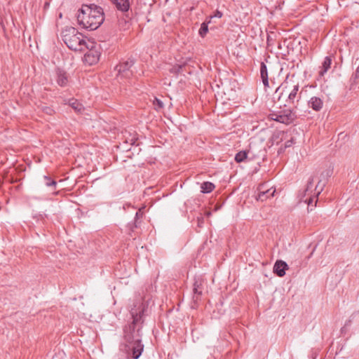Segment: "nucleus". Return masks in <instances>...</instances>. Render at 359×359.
Here are the masks:
<instances>
[{
	"mask_svg": "<svg viewBox=\"0 0 359 359\" xmlns=\"http://www.w3.org/2000/svg\"><path fill=\"white\" fill-rule=\"evenodd\" d=\"M104 15L102 7L94 4H83L78 11L77 21L83 28L93 31L97 29L103 23Z\"/></svg>",
	"mask_w": 359,
	"mask_h": 359,
	"instance_id": "1",
	"label": "nucleus"
},
{
	"mask_svg": "<svg viewBox=\"0 0 359 359\" xmlns=\"http://www.w3.org/2000/svg\"><path fill=\"white\" fill-rule=\"evenodd\" d=\"M144 312V306L142 304H140L137 309H131L130 314L133 320L123 328V337L126 341H133L135 339L142 337Z\"/></svg>",
	"mask_w": 359,
	"mask_h": 359,
	"instance_id": "2",
	"label": "nucleus"
},
{
	"mask_svg": "<svg viewBox=\"0 0 359 359\" xmlns=\"http://www.w3.org/2000/svg\"><path fill=\"white\" fill-rule=\"evenodd\" d=\"M62 37L67 46L74 51H83L86 45L82 34L73 27H66L62 32Z\"/></svg>",
	"mask_w": 359,
	"mask_h": 359,
	"instance_id": "3",
	"label": "nucleus"
},
{
	"mask_svg": "<svg viewBox=\"0 0 359 359\" xmlns=\"http://www.w3.org/2000/svg\"><path fill=\"white\" fill-rule=\"evenodd\" d=\"M307 86H305L301 92L298 94L299 91V84L293 85L292 86H289V83L285 81L280 86H279L276 92L282 89V92L280 94L278 100H280V97L283 95L284 93L287 96V102L290 104H294L295 99L297 98V102L299 101L302 97V93L304 91L305 88Z\"/></svg>",
	"mask_w": 359,
	"mask_h": 359,
	"instance_id": "4",
	"label": "nucleus"
},
{
	"mask_svg": "<svg viewBox=\"0 0 359 359\" xmlns=\"http://www.w3.org/2000/svg\"><path fill=\"white\" fill-rule=\"evenodd\" d=\"M126 351L128 357L133 359H138L144 350V345L142 343L141 338L135 339L133 341H126Z\"/></svg>",
	"mask_w": 359,
	"mask_h": 359,
	"instance_id": "5",
	"label": "nucleus"
},
{
	"mask_svg": "<svg viewBox=\"0 0 359 359\" xmlns=\"http://www.w3.org/2000/svg\"><path fill=\"white\" fill-rule=\"evenodd\" d=\"M134 64L135 60L133 59H128L127 61L120 62L114 68L115 71L117 72V76L122 78H130L133 75L130 68Z\"/></svg>",
	"mask_w": 359,
	"mask_h": 359,
	"instance_id": "6",
	"label": "nucleus"
},
{
	"mask_svg": "<svg viewBox=\"0 0 359 359\" xmlns=\"http://www.w3.org/2000/svg\"><path fill=\"white\" fill-rule=\"evenodd\" d=\"M278 116L275 118V121L290 125L297 118V115L292 109H285L278 112Z\"/></svg>",
	"mask_w": 359,
	"mask_h": 359,
	"instance_id": "7",
	"label": "nucleus"
},
{
	"mask_svg": "<svg viewBox=\"0 0 359 359\" xmlns=\"http://www.w3.org/2000/svg\"><path fill=\"white\" fill-rule=\"evenodd\" d=\"M332 174V170L330 169H327L321 172L318 184L315 186V194L319 195L321 193Z\"/></svg>",
	"mask_w": 359,
	"mask_h": 359,
	"instance_id": "8",
	"label": "nucleus"
},
{
	"mask_svg": "<svg viewBox=\"0 0 359 359\" xmlns=\"http://www.w3.org/2000/svg\"><path fill=\"white\" fill-rule=\"evenodd\" d=\"M85 47L88 49V52L84 54V60L90 65H93L97 63L100 59V53L93 49V46L90 48L88 45H86Z\"/></svg>",
	"mask_w": 359,
	"mask_h": 359,
	"instance_id": "9",
	"label": "nucleus"
},
{
	"mask_svg": "<svg viewBox=\"0 0 359 359\" xmlns=\"http://www.w3.org/2000/svg\"><path fill=\"white\" fill-rule=\"evenodd\" d=\"M203 280L200 278H195L193 284V302L196 304L201 300V297L203 293Z\"/></svg>",
	"mask_w": 359,
	"mask_h": 359,
	"instance_id": "10",
	"label": "nucleus"
},
{
	"mask_svg": "<svg viewBox=\"0 0 359 359\" xmlns=\"http://www.w3.org/2000/svg\"><path fill=\"white\" fill-rule=\"evenodd\" d=\"M324 105L323 97L313 96L307 102L309 108L312 109L313 111H320Z\"/></svg>",
	"mask_w": 359,
	"mask_h": 359,
	"instance_id": "11",
	"label": "nucleus"
},
{
	"mask_svg": "<svg viewBox=\"0 0 359 359\" xmlns=\"http://www.w3.org/2000/svg\"><path fill=\"white\" fill-rule=\"evenodd\" d=\"M258 191L259 193L257 196V200L264 201H266L267 198L273 197L276 192V189L273 188L265 189L264 185L262 184L259 186Z\"/></svg>",
	"mask_w": 359,
	"mask_h": 359,
	"instance_id": "12",
	"label": "nucleus"
},
{
	"mask_svg": "<svg viewBox=\"0 0 359 359\" xmlns=\"http://www.w3.org/2000/svg\"><path fill=\"white\" fill-rule=\"evenodd\" d=\"M56 72V82L60 87H66L69 83L68 74L62 69L57 67Z\"/></svg>",
	"mask_w": 359,
	"mask_h": 359,
	"instance_id": "13",
	"label": "nucleus"
},
{
	"mask_svg": "<svg viewBox=\"0 0 359 359\" xmlns=\"http://www.w3.org/2000/svg\"><path fill=\"white\" fill-rule=\"evenodd\" d=\"M289 269L287 264L281 259L277 260L273 265V273L278 277H283L285 271Z\"/></svg>",
	"mask_w": 359,
	"mask_h": 359,
	"instance_id": "14",
	"label": "nucleus"
},
{
	"mask_svg": "<svg viewBox=\"0 0 359 359\" xmlns=\"http://www.w3.org/2000/svg\"><path fill=\"white\" fill-rule=\"evenodd\" d=\"M260 76L264 87H269L268 69L264 62L260 64Z\"/></svg>",
	"mask_w": 359,
	"mask_h": 359,
	"instance_id": "15",
	"label": "nucleus"
},
{
	"mask_svg": "<svg viewBox=\"0 0 359 359\" xmlns=\"http://www.w3.org/2000/svg\"><path fill=\"white\" fill-rule=\"evenodd\" d=\"M121 11H128L130 8L129 0H110Z\"/></svg>",
	"mask_w": 359,
	"mask_h": 359,
	"instance_id": "16",
	"label": "nucleus"
},
{
	"mask_svg": "<svg viewBox=\"0 0 359 359\" xmlns=\"http://www.w3.org/2000/svg\"><path fill=\"white\" fill-rule=\"evenodd\" d=\"M313 177H311L308 180L306 188L304 190V196H305L306 195H309V196H311L313 198L318 197V195L315 194V188L313 189Z\"/></svg>",
	"mask_w": 359,
	"mask_h": 359,
	"instance_id": "17",
	"label": "nucleus"
},
{
	"mask_svg": "<svg viewBox=\"0 0 359 359\" xmlns=\"http://www.w3.org/2000/svg\"><path fill=\"white\" fill-rule=\"evenodd\" d=\"M332 65V59L330 56H327L325 57L324 61L321 66V69L319 72V74L320 76H323L325 73H326L328 69L330 68Z\"/></svg>",
	"mask_w": 359,
	"mask_h": 359,
	"instance_id": "18",
	"label": "nucleus"
},
{
	"mask_svg": "<svg viewBox=\"0 0 359 359\" xmlns=\"http://www.w3.org/2000/svg\"><path fill=\"white\" fill-rule=\"evenodd\" d=\"M215 188V185L210 182H204L201 184V189L203 194H209Z\"/></svg>",
	"mask_w": 359,
	"mask_h": 359,
	"instance_id": "19",
	"label": "nucleus"
},
{
	"mask_svg": "<svg viewBox=\"0 0 359 359\" xmlns=\"http://www.w3.org/2000/svg\"><path fill=\"white\" fill-rule=\"evenodd\" d=\"M210 23V19H206L201 25L198 30V34L204 38L208 32V25Z\"/></svg>",
	"mask_w": 359,
	"mask_h": 359,
	"instance_id": "20",
	"label": "nucleus"
},
{
	"mask_svg": "<svg viewBox=\"0 0 359 359\" xmlns=\"http://www.w3.org/2000/svg\"><path fill=\"white\" fill-rule=\"evenodd\" d=\"M143 216V212L141 210H138L135 214V217L133 224H129L130 229L131 231H133L135 228H137L141 222L139 221L140 218Z\"/></svg>",
	"mask_w": 359,
	"mask_h": 359,
	"instance_id": "21",
	"label": "nucleus"
},
{
	"mask_svg": "<svg viewBox=\"0 0 359 359\" xmlns=\"http://www.w3.org/2000/svg\"><path fill=\"white\" fill-rule=\"evenodd\" d=\"M248 158V151L243 150L238 152L235 156V161L236 163H242Z\"/></svg>",
	"mask_w": 359,
	"mask_h": 359,
	"instance_id": "22",
	"label": "nucleus"
},
{
	"mask_svg": "<svg viewBox=\"0 0 359 359\" xmlns=\"http://www.w3.org/2000/svg\"><path fill=\"white\" fill-rule=\"evenodd\" d=\"M44 183L48 187H52L53 189H56L57 182L52 179L50 176H43Z\"/></svg>",
	"mask_w": 359,
	"mask_h": 359,
	"instance_id": "23",
	"label": "nucleus"
},
{
	"mask_svg": "<svg viewBox=\"0 0 359 359\" xmlns=\"http://www.w3.org/2000/svg\"><path fill=\"white\" fill-rule=\"evenodd\" d=\"M183 67L184 66L181 65H175L170 69V72L177 76L182 72Z\"/></svg>",
	"mask_w": 359,
	"mask_h": 359,
	"instance_id": "24",
	"label": "nucleus"
},
{
	"mask_svg": "<svg viewBox=\"0 0 359 359\" xmlns=\"http://www.w3.org/2000/svg\"><path fill=\"white\" fill-rule=\"evenodd\" d=\"M41 111L47 115H53L55 113L54 109L51 107L42 106Z\"/></svg>",
	"mask_w": 359,
	"mask_h": 359,
	"instance_id": "25",
	"label": "nucleus"
},
{
	"mask_svg": "<svg viewBox=\"0 0 359 359\" xmlns=\"http://www.w3.org/2000/svg\"><path fill=\"white\" fill-rule=\"evenodd\" d=\"M295 143V139L292 137L290 140H287L285 142V148H289L291 147Z\"/></svg>",
	"mask_w": 359,
	"mask_h": 359,
	"instance_id": "26",
	"label": "nucleus"
},
{
	"mask_svg": "<svg viewBox=\"0 0 359 359\" xmlns=\"http://www.w3.org/2000/svg\"><path fill=\"white\" fill-rule=\"evenodd\" d=\"M154 104L155 105V107H158V109H162L163 107V102L161 100H159L156 97H155V100L154 101Z\"/></svg>",
	"mask_w": 359,
	"mask_h": 359,
	"instance_id": "27",
	"label": "nucleus"
},
{
	"mask_svg": "<svg viewBox=\"0 0 359 359\" xmlns=\"http://www.w3.org/2000/svg\"><path fill=\"white\" fill-rule=\"evenodd\" d=\"M223 16V13L219 10H216L213 15H211L208 19H212L213 18H221Z\"/></svg>",
	"mask_w": 359,
	"mask_h": 359,
	"instance_id": "28",
	"label": "nucleus"
},
{
	"mask_svg": "<svg viewBox=\"0 0 359 359\" xmlns=\"http://www.w3.org/2000/svg\"><path fill=\"white\" fill-rule=\"evenodd\" d=\"M271 34H273V33L272 32L271 34L267 35L266 42L268 46H273V39H272Z\"/></svg>",
	"mask_w": 359,
	"mask_h": 359,
	"instance_id": "29",
	"label": "nucleus"
},
{
	"mask_svg": "<svg viewBox=\"0 0 359 359\" xmlns=\"http://www.w3.org/2000/svg\"><path fill=\"white\" fill-rule=\"evenodd\" d=\"M313 200L314 198L312 197L311 196L305 199L304 202L308 204L307 208H309V206L311 205V203H313Z\"/></svg>",
	"mask_w": 359,
	"mask_h": 359,
	"instance_id": "30",
	"label": "nucleus"
},
{
	"mask_svg": "<svg viewBox=\"0 0 359 359\" xmlns=\"http://www.w3.org/2000/svg\"><path fill=\"white\" fill-rule=\"evenodd\" d=\"M278 114H279L278 112L272 111L271 114H269V118L271 120L275 121V118H276V116H278Z\"/></svg>",
	"mask_w": 359,
	"mask_h": 359,
	"instance_id": "31",
	"label": "nucleus"
},
{
	"mask_svg": "<svg viewBox=\"0 0 359 359\" xmlns=\"http://www.w3.org/2000/svg\"><path fill=\"white\" fill-rule=\"evenodd\" d=\"M137 138H135V137H131V138H130V139H129V140H126V142H127V143H128V142H130V144L131 145H134V144H135V142H136V141H137Z\"/></svg>",
	"mask_w": 359,
	"mask_h": 359,
	"instance_id": "32",
	"label": "nucleus"
},
{
	"mask_svg": "<svg viewBox=\"0 0 359 359\" xmlns=\"http://www.w3.org/2000/svg\"><path fill=\"white\" fill-rule=\"evenodd\" d=\"M354 79H355V82L356 80L359 79V66L358 67L355 72V74H354Z\"/></svg>",
	"mask_w": 359,
	"mask_h": 359,
	"instance_id": "33",
	"label": "nucleus"
},
{
	"mask_svg": "<svg viewBox=\"0 0 359 359\" xmlns=\"http://www.w3.org/2000/svg\"><path fill=\"white\" fill-rule=\"evenodd\" d=\"M287 148H285V144L284 145H281L280 147L278 149V154H282L283 152H285V150Z\"/></svg>",
	"mask_w": 359,
	"mask_h": 359,
	"instance_id": "34",
	"label": "nucleus"
},
{
	"mask_svg": "<svg viewBox=\"0 0 359 359\" xmlns=\"http://www.w3.org/2000/svg\"><path fill=\"white\" fill-rule=\"evenodd\" d=\"M279 135H280V133L278 134H275L273 135L272 137V140L275 142L276 140H278L279 139Z\"/></svg>",
	"mask_w": 359,
	"mask_h": 359,
	"instance_id": "35",
	"label": "nucleus"
},
{
	"mask_svg": "<svg viewBox=\"0 0 359 359\" xmlns=\"http://www.w3.org/2000/svg\"><path fill=\"white\" fill-rule=\"evenodd\" d=\"M78 105L79 104H76V102H74L72 103V106L74 109H75L76 110H78L79 111L80 110V108H78Z\"/></svg>",
	"mask_w": 359,
	"mask_h": 359,
	"instance_id": "36",
	"label": "nucleus"
},
{
	"mask_svg": "<svg viewBox=\"0 0 359 359\" xmlns=\"http://www.w3.org/2000/svg\"><path fill=\"white\" fill-rule=\"evenodd\" d=\"M135 302L140 303V302H142V301L141 299H139V300L136 301ZM140 304H142V305L143 306V304H138V305H135V308H134V309H138V306H139Z\"/></svg>",
	"mask_w": 359,
	"mask_h": 359,
	"instance_id": "37",
	"label": "nucleus"
},
{
	"mask_svg": "<svg viewBox=\"0 0 359 359\" xmlns=\"http://www.w3.org/2000/svg\"><path fill=\"white\" fill-rule=\"evenodd\" d=\"M351 323V320H348L346 321L344 326H348Z\"/></svg>",
	"mask_w": 359,
	"mask_h": 359,
	"instance_id": "38",
	"label": "nucleus"
},
{
	"mask_svg": "<svg viewBox=\"0 0 359 359\" xmlns=\"http://www.w3.org/2000/svg\"><path fill=\"white\" fill-rule=\"evenodd\" d=\"M344 327H342L341 330V332H345V330H344Z\"/></svg>",
	"mask_w": 359,
	"mask_h": 359,
	"instance_id": "39",
	"label": "nucleus"
},
{
	"mask_svg": "<svg viewBox=\"0 0 359 359\" xmlns=\"http://www.w3.org/2000/svg\"><path fill=\"white\" fill-rule=\"evenodd\" d=\"M344 327H342L341 330V332H345V330H344Z\"/></svg>",
	"mask_w": 359,
	"mask_h": 359,
	"instance_id": "40",
	"label": "nucleus"
}]
</instances>
